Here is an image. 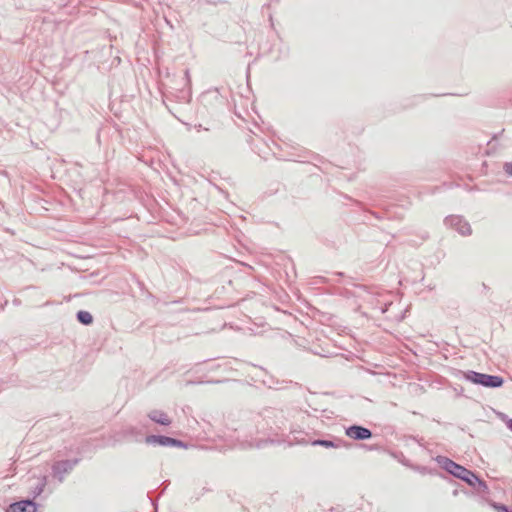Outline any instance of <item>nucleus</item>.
I'll return each instance as SVG.
<instances>
[{
  "label": "nucleus",
  "instance_id": "nucleus-19",
  "mask_svg": "<svg viewBox=\"0 0 512 512\" xmlns=\"http://www.w3.org/2000/svg\"><path fill=\"white\" fill-rule=\"evenodd\" d=\"M506 426L507 428L512 431V419H509L507 422H506Z\"/></svg>",
  "mask_w": 512,
  "mask_h": 512
},
{
  "label": "nucleus",
  "instance_id": "nucleus-14",
  "mask_svg": "<svg viewBox=\"0 0 512 512\" xmlns=\"http://www.w3.org/2000/svg\"><path fill=\"white\" fill-rule=\"evenodd\" d=\"M76 319L79 323L88 326L93 323V316L90 312L80 310L76 313Z\"/></svg>",
  "mask_w": 512,
  "mask_h": 512
},
{
  "label": "nucleus",
  "instance_id": "nucleus-17",
  "mask_svg": "<svg viewBox=\"0 0 512 512\" xmlns=\"http://www.w3.org/2000/svg\"><path fill=\"white\" fill-rule=\"evenodd\" d=\"M493 507L497 512H512V509H510L508 506L500 503H493Z\"/></svg>",
  "mask_w": 512,
  "mask_h": 512
},
{
  "label": "nucleus",
  "instance_id": "nucleus-9",
  "mask_svg": "<svg viewBox=\"0 0 512 512\" xmlns=\"http://www.w3.org/2000/svg\"><path fill=\"white\" fill-rule=\"evenodd\" d=\"M345 434L349 438L357 441H364L372 438L373 433L369 428L353 424L345 429Z\"/></svg>",
  "mask_w": 512,
  "mask_h": 512
},
{
  "label": "nucleus",
  "instance_id": "nucleus-1",
  "mask_svg": "<svg viewBox=\"0 0 512 512\" xmlns=\"http://www.w3.org/2000/svg\"><path fill=\"white\" fill-rule=\"evenodd\" d=\"M258 433L271 436H279L287 428V419L283 411L276 408L263 409L255 420Z\"/></svg>",
  "mask_w": 512,
  "mask_h": 512
},
{
  "label": "nucleus",
  "instance_id": "nucleus-12",
  "mask_svg": "<svg viewBox=\"0 0 512 512\" xmlns=\"http://www.w3.org/2000/svg\"><path fill=\"white\" fill-rule=\"evenodd\" d=\"M37 504L33 499H23L12 503L7 512H36Z\"/></svg>",
  "mask_w": 512,
  "mask_h": 512
},
{
  "label": "nucleus",
  "instance_id": "nucleus-4",
  "mask_svg": "<svg viewBox=\"0 0 512 512\" xmlns=\"http://www.w3.org/2000/svg\"><path fill=\"white\" fill-rule=\"evenodd\" d=\"M182 88H175V92H169L164 94L163 103L166 105V100H170L171 97L175 98L178 102L189 103L192 98L191 93V79L189 69H186L184 76L181 78Z\"/></svg>",
  "mask_w": 512,
  "mask_h": 512
},
{
  "label": "nucleus",
  "instance_id": "nucleus-3",
  "mask_svg": "<svg viewBox=\"0 0 512 512\" xmlns=\"http://www.w3.org/2000/svg\"><path fill=\"white\" fill-rule=\"evenodd\" d=\"M436 460L449 474L466 482L469 486L472 485L476 473L445 456H438Z\"/></svg>",
  "mask_w": 512,
  "mask_h": 512
},
{
  "label": "nucleus",
  "instance_id": "nucleus-16",
  "mask_svg": "<svg viewBox=\"0 0 512 512\" xmlns=\"http://www.w3.org/2000/svg\"><path fill=\"white\" fill-rule=\"evenodd\" d=\"M46 485V478L43 477L31 491L32 499L38 497L44 490Z\"/></svg>",
  "mask_w": 512,
  "mask_h": 512
},
{
  "label": "nucleus",
  "instance_id": "nucleus-20",
  "mask_svg": "<svg viewBox=\"0 0 512 512\" xmlns=\"http://www.w3.org/2000/svg\"><path fill=\"white\" fill-rule=\"evenodd\" d=\"M195 128H196L197 131H201V130H206L207 131L208 130L207 128L202 127L201 124L196 125Z\"/></svg>",
  "mask_w": 512,
  "mask_h": 512
},
{
  "label": "nucleus",
  "instance_id": "nucleus-18",
  "mask_svg": "<svg viewBox=\"0 0 512 512\" xmlns=\"http://www.w3.org/2000/svg\"><path fill=\"white\" fill-rule=\"evenodd\" d=\"M505 173L512 176V162H506L503 166Z\"/></svg>",
  "mask_w": 512,
  "mask_h": 512
},
{
  "label": "nucleus",
  "instance_id": "nucleus-13",
  "mask_svg": "<svg viewBox=\"0 0 512 512\" xmlns=\"http://www.w3.org/2000/svg\"><path fill=\"white\" fill-rule=\"evenodd\" d=\"M147 417L156 424L161 426H169L172 423L171 418L162 410L154 409L151 410Z\"/></svg>",
  "mask_w": 512,
  "mask_h": 512
},
{
  "label": "nucleus",
  "instance_id": "nucleus-5",
  "mask_svg": "<svg viewBox=\"0 0 512 512\" xmlns=\"http://www.w3.org/2000/svg\"><path fill=\"white\" fill-rule=\"evenodd\" d=\"M313 437L310 433L303 431V430H297V429H291L289 434L286 435L284 438L281 439H271V442H286L289 446L292 445H307L311 444L313 441Z\"/></svg>",
  "mask_w": 512,
  "mask_h": 512
},
{
  "label": "nucleus",
  "instance_id": "nucleus-11",
  "mask_svg": "<svg viewBox=\"0 0 512 512\" xmlns=\"http://www.w3.org/2000/svg\"><path fill=\"white\" fill-rule=\"evenodd\" d=\"M312 446H322L324 448H350L352 446L351 443H348L342 439L331 437V439H313L311 442Z\"/></svg>",
  "mask_w": 512,
  "mask_h": 512
},
{
  "label": "nucleus",
  "instance_id": "nucleus-2",
  "mask_svg": "<svg viewBox=\"0 0 512 512\" xmlns=\"http://www.w3.org/2000/svg\"><path fill=\"white\" fill-rule=\"evenodd\" d=\"M462 378L485 388H500L504 384V378L502 376L480 373L473 370L462 372Z\"/></svg>",
  "mask_w": 512,
  "mask_h": 512
},
{
  "label": "nucleus",
  "instance_id": "nucleus-15",
  "mask_svg": "<svg viewBox=\"0 0 512 512\" xmlns=\"http://www.w3.org/2000/svg\"><path fill=\"white\" fill-rule=\"evenodd\" d=\"M477 492L488 493L489 489L487 483L481 479L477 474L475 475V479L472 481V485H470Z\"/></svg>",
  "mask_w": 512,
  "mask_h": 512
},
{
  "label": "nucleus",
  "instance_id": "nucleus-7",
  "mask_svg": "<svg viewBox=\"0 0 512 512\" xmlns=\"http://www.w3.org/2000/svg\"><path fill=\"white\" fill-rule=\"evenodd\" d=\"M444 224L456 230L462 236H470L472 228L469 222L461 215H449L444 219Z\"/></svg>",
  "mask_w": 512,
  "mask_h": 512
},
{
  "label": "nucleus",
  "instance_id": "nucleus-8",
  "mask_svg": "<svg viewBox=\"0 0 512 512\" xmlns=\"http://www.w3.org/2000/svg\"><path fill=\"white\" fill-rule=\"evenodd\" d=\"M146 444L159 445L163 447L187 448V444L182 440L172 438L165 435H147L145 437Z\"/></svg>",
  "mask_w": 512,
  "mask_h": 512
},
{
  "label": "nucleus",
  "instance_id": "nucleus-23",
  "mask_svg": "<svg viewBox=\"0 0 512 512\" xmlns=\"http://www.w3.org/2000/svg\"><path fill=\"white\" fill-rule=\"evenodd\" d=\"M387 306L385 308L382 309V313H385L387 311Z\"/></svg>",
  "mask_w": 512,
  "mask_h": 512
},
{
  "label": "nucleus",
  "instance_id": "nucleus-10",
  "mask_svg": "<svg viewBox=\"0 0 512 512\" xmlns=\"http://www.w3.org/2000/svg\"><path fill=\"white\" fill-rule=\"evenodd\" d=\"M200 101L205 106H220L224 105V97L219 93L217 88L210 89L203 92L200 96Z\"/></svg>",
  "mask_w": 512,
  "mask_h": 512
},
{
  "label": "nucleus",
  "instance_id": "nucleus-21",
  "mask_svg": "<svg viewBox=\"0 0 512 512\" xmlns=\"http://www.w3.org/2000/svg\"><path fill=\"white\" fill-rule=\"evenodd\" d=\"M366 447H367V449H369V450H374V449H376V446H373V445H371V446H366Z\"/></svg>",
  "mask_w": 512,
  "mask_h": 512
},
{
  "label": "nucleus",
  "instance_id": "nucleus-24",
  "mask_svg": "<svg viewBox=\"0 0 512 512\" xmlns=\"http://www.w3.org/2000/svg\"><path fill=\"white\" fill-rule=\"evenodd\" d=\"M6 304H8V301H5L4 305H1V309H3Z\"/></svg>",
  "mask_w": 512,
  "mask_h": 512
},
{
  "label": "nucleus",
  "instance_id": "nucleus-6",
  "mask_svg": "<svg viewBox=\"0 0 512 512\" xmlns=\"http://www.w3.org/2000/svg\"><path fill=\"white\" fill-rule=\"evenodd\" d=\"M79 462V458L59 460L54 462L51 468L53 477L62 483L64 481L65 475L70 473Z\"/></svg>",
  "mask_w": 512,
  "mask_h": 512
},
{
  "label": "nucleus",
  "instance_id": "nucleus-22",
  "mask_svg": "<svg viewBox=\"0 0 512 512\" xmlns=\"http://www.w3.org/2000/svg\"><path fill=\"white\" fill-rule=\"evenodd\" d=\"M359 288L363 289V290H366L367 289V286L365 285H360Z\"/></svg>",
  "mask_w": 512,
  "mask_h": 512
}]
</instances>
